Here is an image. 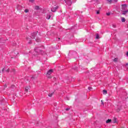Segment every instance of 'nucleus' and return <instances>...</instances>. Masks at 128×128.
Wrapping results in <instances>:
<instances>
[{
  "label": "nucleus",
  "instance_id": "f257e3e1",
  "mask_svg": "<svg viewBox=\"0 0 128 128\" xmlns=\"http://www.w3.org/2000/svg\"><path fill=\"white\" fill-rule=\"evenodd\" d=\"M36 34H38V32H34L31 34L30 38H26L28 42V44H30V41L32 40H34L35 38V37L36 36Z\"/></svg>",
  "mask_w": 128,
  "mask_h": 128
},
{
  "label": "nucleus",
  "instance_id": "f03ea898",
  "mask_svg": "<svg viewBox=\"0 0 128 128\" xmlns=\"http://www.w3.org/2000/svg\"><path fill=\"white\" fill-rule=\"evenodd\" d=\"M35 52L37 54H44V51L40 49V47H36L34 49Z\"/></svg>",
  "mask_w": 128,
  "mask_h": 128
},
{
  "label": "nucleus",
  "instance_id": "7ed1b4c3",
  "mask_svg": "<svg viewBox=\"0 0 128 128\" xmlns=\"http://www.w3.org/2000/svg\"><path fill=\"white\" fill-rule=\"evenodd\" d=\"M122 9L123 10H126V8H128V4H123L121 5Z\"/></svg>",
  "mask_w": 128,
  "mask_h": 128
},
{
  "label": "nucleus",
  "instance_id": "20e7f679",
  "mask_svg": "<svg viewBox=\"0 0 128 128\" xmlns=\"http://www.w3.org/2000/svg\"><path fill=\"white\" fill-rule=\"evenodd\" d=\"M64 2L68 6H72V0H64Z\"/></svg>",
  "mask_w": 128,
  "mask_h": 128
},
{
  "label": "nucleus",
  "instance_id": "39448f33",
  "mask_svg": "<svg viewBox=\"0 0 128 128\" xmlns=\"http://www.w3.org/2000/svg\"><path fill=\"white\" fill-rule=\"evenodd\" d=\"M16 10H22V6L20 4L16 6Z\"/></svg>",
  "mask_w": 128,
  "mask_h": 128
},
{
  "label": "nucleus",
  "instance_id": "423d86ee",
  "mask_svg": "<svg viewBox=\"0 0 128 128\" xmlns=\"http://www.w3.org/2000/svg\"><path fill=\"white\" fill-rule=\"evenodd\" d=\"M54 72V70L52 69H50L48 71L46 74L50 75Z\"/></svg>",
  "mask_w": 128,
  "mask_h": 128
},
{
  "label": "nucleus",
  "instance_id": "0eeeda50",
  "mask_svg": "<svg viewBox=\"0 0 128 128\" xmlns=\"http://www.w3.org/2000/svg\"><path fill=\"white\" fill-rule=\"evenodd\" d=\"M58 6H56V7L53 8L51 10L52 12H56V10H58Z\"/></svg>",
  "mask_w": 128,
  "mask_h": 128
},
{
  "label": "nucleus",
  "instance_id": "6e6552de",
  "mask_svg": "<svg viewBox=\"0 0 128 128\" xmlns=\"http://www.w3.org/2000/svg\"><path fill=\"white\" fill-rule=\"evenodd\" d=\"M0 42H2V44H4V42H6V40H4L2 38H0Z\"/></svg>",
  "mask_w": 128,
  "mask_h": 128
},
{
  "label": "nucleus",
  "instance_id": "1a4fd4ad",
  "mask_svg": "<svg viewBox=\"0 0 128 128\" xmlns=\"http://www.w3.org/2000/svg\"><path fill=\"white\" fill-rule=\"evenodd\" d=\"M34 10H40V6H35Z\"/></svg>",
  "mask_w": 128,
  "mask_h": 128
},
{
  "label": "nucleus",
  "instance_id": "9d476101",
  "mask_svg": "<svg viewBox=\"0 0 128 128\" xmlns=\"http://www.w3.org/2000/svg\"><path fill=\"white\" fill-rule=\"evenodd\" d=\"M110 122H112V120H110V119H108V120L106 121V124H110Z\"/></svg>",
  "mask_w": 128,
  "mask_h": 128
},
{
  "label": "nucleus",
  "instance_id": "9b49d317",
  "mask_svg": "<svg viewBox=\"0 0 128 128\" xmlns=\"http://www.w3.org/2000/svg\"><path fill=\"white\" fill-rule=\"evenodd\" d=\"M118 122L116 121V118H114L113 119V122L114 124Z\"/></svg>",
  "mask_w": 128,
  "mask_h": 128
},
{
  "label": "nucleus",
  "instance_id": "f8f14e48",
  "mask_svg": "<svg viewBox=\"0 0 128 128\" xmlns=\"http://www.w3.org/2000/svg\"><path fill=\"white\" fill-rule=\"evenodd\" d=\"M52 94H54V92H52V93H49L48 96H50V98H52Z\"/></svg>",
  "mask_w": 128,
  "mask_h": 128
},
{
  "label": "nucleus",
  "instance_id": "ddd939ff",
  "mask_svg": "<svg viewBox=\"0 0 128 128\" xmlns=\"http://www.w3.org/2000/svg\"><path fill=\"white\" fill-rule=\"evenodd\" d=\"M46 18H47V20H50V14H48Z\"/></svg>",
  "mask_w": 128,
  "mask_h": 128
},
{
  "label": "nucleus",
  "instance_id": "4468645a",
  "mask_svg": "<svg viewBox=\"0 0 128 128\" xmlns=\"http://www.w3.org/2000/svg\"><path fill=\"white\" fill-rule=\"evenodd\" d=\"M46 76L48 78H52V77L50 76V75H48L46 74Z\"/></svg>",
  "mask_w": 128,
  "mask_h": 128
},
{
  "label": "nucleus",
  "instance_id": "2eb2a0df",
  "mask_svg": "<svg viewBox=\"0 0 128 128\" xmlns=\"http://www.w3.org/2000/svg\"><path fill=\"white\" fill-rule=\"evenodd\" d=\"M28 90H30V88H28V87H26V88H25V92H28Z\"/></svg>",
  "mask_w": 128,
  "mask_h": 128
},
{
  "label": "nucleus",
  "instance_id": "dca6fc26",
  "mask_svg": "<svg viewBox=\"0 0 128 128\" xmlns=\"http://www.w3.org/2000/svg\"><path fill=\"white\" fill-rule=\"evenodd\" d=\"M122 22H126V18L124 17L122 18Z\"/></svg>",
  "mask_w": 128,
  "mask_h": 128
},
{
  "label": "nucleus",
  "instance_id": "f3484780",
  "mask_svg": "<svg viewBox=\"0 0 128 128\" xmlns=\"http://www.w3.org/2000/svg\"><path fill=\"white\" fill-rule=\"evenodd\" d=\"M103 94H108V91L106 90H103Z\"/></svg>",
  "mask_w": 128,
  "mask_h": 128
},
{
  "label": "nucleus",
  "instance_id": "a211bd4d",
  "mask_svg": "<svg viewBox=\"0 0 128 128\" xmlns=\"http://www.w3.org/2000/svg\"><path fill=\"white\" fill-rule=\"evenodd\" d=\"M36 42H40V38H37L36 39Z\"/></svg>",
  "mask_w": 128,
  "mask_h": 128
},
{
  "label": "nucleus",
  "instance_id": "6ab92c4d",
  "mask_svg": "<svg viewBox=\"0 0 128 128\" xmlns=\"http://www.w3.org/2000/svg\"><path fill=\"white\" fill-rule=\"evenodd\" d=\"M96 40H98V38H100V35L98 34H96Z\"/></svg>",
  "mask_w": 128,
  "mask_h": 128
},
{
  "label": "nucleus",
  "instance_id": "aec40b11",
  "mask_svg": "<svg viewBox=\"0 0 128 128\" xmlns=\"http://www.w3.org/2000/svg\"><path fill=\"white\" fill-rule=\"evenodd\" d=\"M24 12H30V10H28V9H26L24 10Z\"/></svg>",
  "mask_w": 128,
  "mask_h": 128
},
{
  "label": "nucleus",
  "instance_id": "412c9836",
  "mask_svg": "<svg viewBox=\"0 0 128 128\" xmlns=\"http://www.w3.org/2000/svg\"><path fill=\"white\" fill-rule=\"evenodd\" d=\"M118 58H115L114 60V62H118Z\"/></svg>",
  "mask_w": 128,
  "mask_h": 128
},
{
  "label": "nucleus",
  "instance_id": "4be33fe9",
  "mask_svg": "<svg viewBox=\"0 0 128 128\" xmlns=\"http://www.w3.org/2000/svg\"><path fill=\"white\" fill-rule=\"evenodd\" d=\"M4 70H6V68H2V73L4 72Z\"/></svg>",
  "mask_w": 128,
  "mask_h": 128
},
{
  "label": "nucleus",
  "instance_id": "5701e85b",
  "mask_svg": "<svg viewBox=\"0 0 128 128\" xmlns=\"http://www.w3.org/2000/svg\"><path fill=\"white\" fill-rule=\"evenodd\" d=\"M5 72H10V69L9 68L7 69V70L5 69Z\"/></svg>",
  "mask_w": 128,
  "mask_h": 128
},
{
  "label": "nucleus",
  "instance_id": "b1692460",
  "mask_svg": "<svg viewBox=\"0 0 128 128\" xmlns=\"http://www.w3.org/2000/svg\"><path fill=\"white\" fill-rule=\"evenodd\" d=\"M30 2H34V0H28Z\"/></svg>",
  "mask_w": 128,
  "mask_h": 128
},
{
  "label": "nucleus",
  "instance_id": "393cba45",
  "mask_svg": "<svg viewBox=\"0 0 128 128\" xmlns=\"http://www.w3.org/2000/svg\"><path fill=\"white\" fill-rule=\"evenodd\" d=\"M12 72H14V74L16 72V70L12 69Z\"/></svg>",
  "mask_w": 128,
  "mask_h": 128
},
{
  "label": "nucleus",
  "instance_id": "a878e982",
  "mask_svg": "<svg viewBox=\"0 0 128 128\" xmlns=\"http://www.w3.org/2000/svg\"><path fill=\"white\" fill-rule=\"evenodd\" d=\"M106 16H110V12H108L106 14Z\"/></svg>",
  "mask_w": 128,
  "mask_h": 128
},
{
  "label": "nucleus",
  "instance_id": "bb28decb",
  "mask_svg": "<svg viewBox=\"0 0 128 128\" xmlns=\"http://www.w3.org/2000/svg\"><path fill=\"white\" fill-rule=\"evenodd\" d=\"M126 68H128V63H126Z\"/></svg>",
  "mask_w": 128,
  "mask_h": 128
},
{
  "label": "nucleus",
  "instance_id": "cd10ccee",
  "mask_svg": "<svg viewBox=\"0 0 128 128\" xmlns=\"http://www.w3.org/2000/svg\"><path fill=\"white\" fill-rule=\"evenodd\" d=\"M92 87L88 88V90H92Z\"/></svg>",
  "mask_w": 128,
  "mask_h": 128
},
{
  "label": "nucleus",
  "instance_id": "c85d7f7f",
  "mask_svg": "<svg viewBox=\"0 0 128 128\" xmlns=\"http://www.w3.org/2000/svg\"><path fill=\"white\" fill-rule=\"evenodd\" d=\"M102 104L103 106H104V102L102 101V100H101Z\"/></svg>",
  "mask_w": 128,
  "mask_h": 128
},
{
  "label": "nucleus",
  "instance_id": "c756f323",
  "mask_svg": "<svg viewBox=\"0 0 128 128\" xmlns=\"http://www.w3.org/2000/svg\"><path fill=\"white\" fill-rule=\"evenodd\" d=\"M109 4H111L112 3V0H108Z\"/></svg>",
  "mask_w": 128,
  "mask_h": 128
},
{
  "label": "nucleus",
  "instance_id": "7c9ffc66",
  "mask_svg": "<svg viewBox=\"0 0 128 128\" xmlns=\"http://www.w3.org/2000/svg\"><path fill=\"white\" fill-rule=\"evenodd\" d=\"M96 14H100V10H98L96 12Z\"/></svg>",
  "mask_w": 128,
  "mask_h": 128
},
{
  "label": "nucleus",
  "instance_id": "2f4dec72",
  "mask_svg": "<svg viewBox=\"0 0 128 128\" xmlns=\"http://www.w3.org/2000/svg\"><path fill=\"white\" fill-rule=\"evenodd\" d=\"M31 78H32V80H34V76H32V77Z\"/></svg>",
  "mask_w": 128,
  "mask_h": 128
},
{
  "label": "nucleus",
  "instance_id": "473e14b6",
  "mask_svg": "<svg viewBox=\"0 0 128 128\" xmlns=\"http://www.w3.org/2000/svg\"><path fill=\"white\" fill-rule=\"evenodd\" d=\"M66 110H70V108H67L66 109Z\"/></svg>",
  "mask_w": 128,
  "mask_h": 128
},
{
  "label": "nucleus",
  "instance_id": "72a5a7b5",
  "mask_svg": "<svg viewBox=\"0 0 128 128\" xmlns=\"http://www.w3.org/2000/svg\"><path fill=\"white\" fill-rule=\"evenodd\" d=\"M4 86V88H7V87H8V86H6V84H5V85Z\"/></svg>",
  "mask_w": 128,
  "mask_h": 128
},
{
  "label": "nucleus",
  "instance_id": "f704fd0d",
  "mask_svg": "<svg viewBox=\"0 0 128 128\" xmlns=\"http://www.w3.org/2000/svg\"><path fill=\"white\" fill-rule=\"evenodd\" d=\"M126 56H128V52H127V53H126Z\"/></svg>",
  "mask_w": 128,
  "mask_h": 128
},
{
  "label": "nucleus",
  "instance_id": "c9c22d12",
  "mask_svg": "<svg viewBox=\"0 0 128 128\" xmlns=\"http://www.w3.org/2000/svg\"><path fill=\"white\" fill-rule=\"evenodd\" d=\"M114 2H118V0H114Z\"/></svg>",
  "mask_w": 128,
  "mask_h": 128
},
{
  "label": "nucleus",
  "instance_id": "e433bc0d",
  "mask_svg": "<svg viewBox=\"0 0 128 128\" xmlns=\"http://www.w3.org/2000/svg\"><path fill=\"white\" fill-rule=\"evenodd\" d=\"M117 112H120V110L118 109V110H117Z\"/></svg>",
  "mask_w": 128,
  "mask_h": 128
},
{
  "label": "nucleus",
  "instance_id": "4c0bfd02",
  "mask_svg": "<svg viewBox=\"0 0 128 128\" xmlns=\"http://www.w3.org/2000/svg\"><path fill=\"white\" fill-rule=\"evenodd\" d=\"M58 40H60V38H58Z\"/></svg>",
  "mask_w": 128,
  "mask_h": 128
},
{
  "label": "nucleus",
  "instance_id": "58836bf2",
  "mask_svg": "<svg viewBox=\"0 0 128 128\" xmlns=\"http://www.w3.org/2000/svg\"><path fill=\"white\" fill-rule=\"evenodd\" d=\"M67 99L68 100V98H67Z\"/></svg>",
  "mask_w": 128,
  "mask_h": 128
}]
</instances>
